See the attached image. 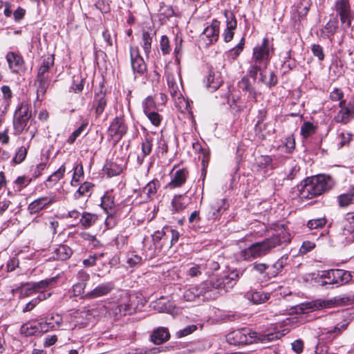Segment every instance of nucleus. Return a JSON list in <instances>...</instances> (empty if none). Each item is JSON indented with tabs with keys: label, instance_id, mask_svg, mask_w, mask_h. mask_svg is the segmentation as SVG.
Wrapping results in <instances>:
<instances>
[{
	"label": "nucleus",
	"instance_id": "72a5a7b5",
	"mask_svg": "<svg viewBox=\"0 0 354 354\" xmlns=\"http://www.w3.org/2000/svg\"><path fill=\"white\" fill-rule=\"evenodd\" d=\"M167 80L169 93L172 97L174 96H179L180 93H181L180 88H182V84H179L177 82V80L172 75H168Z\"/></svg>",
	"mask_w": 354,
	"mask_h": 354
},
{
	"label": "nucleus",
	"instance_id": "4d7b16f0",
	"mask_svg": "<svg viewBox=\"0 0 354 354\" xmlns=\"http://www.w3.org/2000/svg\"><path fill=\"white\" fill-rule=\"evenodd\" d=\"M197 288L201 295H205L209 292H213L212 295L214 297H216V294L213 290L210 280L203 282L199 286H198Z\"/></svg>",
	"mask_w": 354,
	"mask_h": 354
},
{
	"label": "nucleus",
	"instance_id": "7ed1b4c3",
	"mask_svg": "<svg viewBox=\"0 0 354 354\" xmlns=\"http://www.w3.org/2000/svg\"><path fill=\"white\" fill-rule=\"evenodd\" d=\"M278 337V333L259 334L248 328L232 331L227 337L229 343L234 345L248 344L259 342L266 343Z\"/></svg>",
	"mask_w": 354,
	"mask_h": 354
},
{
	"label": "nucleus",
	"instance_id": "c85d7f7f",
	"mask_svg": "<svg viewBox=\"0 0 354 354\" xmlns=\"http://www.w3.org/2000/svg\"><path fill=\"white\" fill-rule=\"evenodd\" d=\"M190 200L186 195H176L171 201L172 207L176 212H180L188 205Z\"/></svg>",
	"mask_w": 354,
	"mask_h": 354
},
{
	"label": "nucleus",
	"instance_id": "9d476101",
	"mask_svg": "<svg viewBox=\"0 0 354 354\" xmlns=\"http://www.w3.org/2000/svg\"><path fill=\"white\" fill-rule=\"evenodd\" d=\"M127 125L123 117H116L111 122L109 129V135L116 142L119 141L127 132Z\"/></svg>",
	"mask_w": 354,
	"mask_h": 354
},
{
	"label": "nucleus",
	"instance_id": "603ef678",
	"mask_svg": "<svg viewBox=\"0 0 354 354\" xmlns=\"http://www.w3.org/2000/svg\"><path fill=\"white\" fill-rule=\"evenodd\" d=\"M88 126V122L84 121L82 124L75 130L72 134L68 137L67 142L70 144H73L75 140L85 131L86 127Z\"/></svg>",
	"mask_w": 354,
	"mask_h": 354
},
{
	"label": "nucleus",
	"instance_id": "6ab92c4d",
	"mask_svg": "<svg viewBox=\"0 0 354 354\" xmlns=\"http://www.w3.org/2000/svg\"><path fill=\"white\" fill-rule=\"evenodd\" d=\"M107 104V99L106 94L102 91L95 94L92 108L95 110V113L97 117H99L104 111L105 107Z\"/></svg>",
	"mask_w": 354,
	"mask_h": 354
},
{
	"label": "nucleus",
	"instance_id": "2f4dec72",
	"mask_svg": "<svg viewBox=\"0 0 354 354\" xmlns=\"http://www.w3.org/2000/svg\"><path fill=\"white\" fill-rule=\"evenodd\" d=\"M3 97L0 106L3 107V112H6L10 105V101L12 97V93L8 86L4 85L1 88Z\"/></svg>",
	"mask_w": 354,
	"mask_h": 354
},
{
	"label": "nucleus",
	"instance_id": "a19ab883",
	"mask_svg": "<svg viewBox=\"0 0 354 354\" xmlns=\"http://www.w3.org/2000/svg\"><path fill=\"white\" fill-rule=\"evenodd\" d=\"M20 331L21 334L27 337L39 334L36 322H28L23 324Z\"/></svg>",
	"mask_w": 354,
	"mask_h": 354
},
{
	"label": "nucleus",
	"instance_id": "58836bf2",
	"mask_svg": "<svg viewBox=\"0 0 354 354\" xmlns=\"http://www.w3.org/2000/svg\"><path fill=\"white\" fill-rule=\"evenodd\" d=\"M15 291L19 294L20 298H25L37 292L34 286L30 283L21 285L20 287H18Z\"/></svg>",
	"mask_w": 354,
	"mask_h": 354
},
{
	"label": "nucleus",
	"instance_id": "f3484780",
	"mask_svg": "<svg viewBox=\"0 0 354 354\" xmlns=\"http://www.w3.org/2000/svg\"><path fill=\"white\" fill-rule=\"evenodd\" d=\"M159 187L160 183L158 180H153L148 183L140 194L142 202H148L153 200L156 196L157 190Z\"/></svg>",
	"mask_w": 354,
	"mask_h": 354
},
{
	"label": "nucleus",
	"instance_id": "ea45409f",
	"mask_svg": "<svg viewBox=\"0 0 354 354\" xmlns=\"http://www.w3.org/2000/svg\"><path fill=\"white\" fill-rule=\"evenodd\" d=\"M257 165L261 168H270L274 169L278 167L277 163L273 161L270 156H261L257 160Z\"/></svg>",
	"mask_w": 354,
	"mask_h": 354
},
{
	"label": "nucleus",
	"instance_id": "5701e85b",
	"mask_svg": "<svg viewBox=\"0 0 354 354\" xmlns=\"http://www.w3.org/2000/svg\"><path fill=\"white\" fill-rule=\"evenodd\" d=\"M6 59L12 72L18 73L22 68L24 60L21 55L10 52L6 55Z\"/></svg>",
	"mask_w": 354,
	"mask_h": 354
},
{
	"label": "nucleus",
	"instance_id": "13d9d810",
	"mask_svg": "<svg viewBox=\"0 0 354 354\" xmlns=\"http://www.w3.org/2000/svg\"><path fill=\"white\" fill-rule=\"evenodd\" d=\"M28 147L23 146L18 149L15 153V157L13 158V161L15 163H21L25 160L28 152Z\"/></svg>",
	"mask_w": 354,
	"mask_h": 354
},
{
	"label": "nucleus",
	"instance_id": "393cba45",
	"mask_svg": "<svg viewBox=\"0 0 354 354\" xmlns=\"http://www.w3.org/2000/svg\"><path fill=\"white\" fill-rule=\"evenodd\" d=\"M155 35L156 32L152 29L143 31L142 32L140 45L143 48L145 54L147 57H148L151 53V44Z\"/></svg>",
	"mask_w": 354,
	"mask_h": 354
},
{
	"label": "nucleus",
	"instance_id": "cd10ccee",
	"mask_svg": "<svg viewBox=\"0 0 354 354\" xmlns=\"http://www.w3.org/2000/svg\"><path fill=\"white\" fill-rule=\"evenodd\" d=\"M238 87L243 91L248 92L249 94V97L257 100V93L252 84L250 83L248 75L243 77L242 79L238 82Z\"/></svg>",
	"mask_w": 354,
	"mask_h": 354
},
{
	"label": "nucleus",
	"instance_id": "a878e982",
	"mask_svg": "<svg viewBox=\"0 0 354 354\" xmlns=\"http://www.w3.org/2000/svg\"><path fill=\"white\" fill-rule=\"evenodd\" d=\"M339 22L337 18L330 19L325 26L321 30L322 36L324 38H330L337 31Z\"/></svg>",
	"mask_w": 354,
	"mask_h": 354
},
{
	"label": "nucleus",
	"instance_id": "412c9836",
	"mask_svg": "<svg viewBox=\"0 0 354 354\" xmlns=\"http://www.w3.org/2000/svg\"><path fill=\"white\" fill-rule=\"evenodd\" d=\"M170 338V334L167 328L165 327H158L155 329L151 335V341L154 344H161L167 341H168Z\"/></svg>",
	"mask_w": 354,
	"mask_h": 354
},
{
	"label": "nucleus",
	"instance_id": "774afa93",
	"mask_svg": "<svg viewBox=\"0 0 354 354\" xmlns=\"http://www.w3.org/2000/svg\"><path fill=\"white\" fill-rule=\"evenodd\" d=\"M326 223V220L324 218H319L317 219H312L310 220L308 223L307 226L310 229H318L323 227Z\"/></svg>",
	"mask_w": 354,
	"mask_h": 354
},
{
	"label": "nucleus",
	"instance_id": "c03bdc74",
	"mask_svg": "<svg viewBox=\"0 0 354 354\" xmlns=\"http://www.w3.org/2000/svg\"><path fill=\"white\" fill-rule=\"evenodd\" d=\"M175 102L176 106L180 112H185L189 111V102L187 99H185L180 93L179 96L173 97Z\"/></svg>",
	"mask_w": 354,
	"mask_h": 354
},
{
	"label": "nucleus",
	"instance_id": "39448f33",
	"mask_svg": "<svg viewBox=\"0 0 354 354\" xmlns=\"http://www.w3.org/2000/svg\"><path fill=\"white\" fill-rule=\"evenodd\" d=\"M350 301L349 298L346 296H336L331 299L324 300H316L314 304L307 303L301 304L295 307V312L297 313H305L307 310H311L322 308H333L335 306H342L346 304Z\"/></svg>",
	"mask_w": 354,
	"mask_h": 354
},
{
	"label": "nucleus",
	"instance_id": "338daca9",
	"mask_svg": "<svg viewBox=\"0 0 354 354\" xmlns=\"http://www.w3.org/2000/svg\"><path fill=\"white\" fill-rule=\"evenodd\" d=\"M315 132L314 125L309 122H304L301 127V133L304 138H308Z\"/></svg>",
	"mask_w": 354,
	"mask_h": 354
},
{
	"label": "nucleus",
	"instance_id": "8fccbe9b",
	"mask_svg": "<svg viewBox=\"0 0 354 354\" xmlns=\"http://www.w3.org/2000/svg\"><path fill=\"white\" fill-rule=\"evenodd\" d=\"M73 175L71 180L72 186H77V183L80 180V178L84 176V169L82 164H77L73 167Z\"/></svg>",
	"mask_w": 354,
	"mask_h": 354
},
{
	"label": "nucleus",
	"instance_id": "f03ea898",
	"mask_svg": "<svg viewBox=\"0 0 354 354\" xmlns=\"http://www.w3.org/2000/svg\"><path fill=\"white\" fill-rule=\"evenodd\" d=\"M335 182L330 176L317 175L306 178L299 188L301 198L310 199L332 189Z\"/></svg>",
	"mask_w": 354,
	"mask_h": 354
},
{
	"label": "nucleus",
	"instance_id": "423d86ee",
	"mask_svg": "<svg viewBox=\"0 0 354 354\" xmlns=\"http://www.w3.org/2000/svg\"><path fill=\"white\" fill-rule=\"evenodd\" d=\"M30 109V105L26 102H21L17 108L13 118V127L17 134L26 129L31 117Z\"/></svg>",
	"mask_w": 354,
	"mask_h": 354
},
{
	"label": "nucleus",
	"instance_id": "dca6fc26",
	"mask_svg": "<svg viewBox=\"0 0 354 354\" xmlns=\"http://www.w3.org/2000/svg\"><path fill=\"white\" fill-rule=\"evenodd\" d=\"M224 15L226 19V29L223 32V37L225 41L229 42L234 37V30L236 28L237 22L232 11L225 10Z\"/></svg>",
	"mask_w": 354,
	"mask_h": 354
},
{
	"label": "nucleus",
	"instance_id": "0eeeda50",
	"mask_svg": "<svg viewBox=\"0 0 354 354\" xmlns=\"http://www.w3.org/2000/svg\"><path fill=\"white\" fill-rule=\"evenodd\" d=\"M334 10L339 17L342 28H350L354 19V11L351 8L349 0H335Z\"/></svg>",
	"mask_w": 354,
	"mask_h": 354
},
{
	"label": "nucleus",
	"instance_id": "09e8293b",
	"mask_svg": "<svg viewBox=\"0 0 354 354\" xmlns=\"http://www.w3.org/2000/svg\"><path fill=\"white\" fill-rule=\"evenodd\" d=\"M209 280L216 295L219 292V291L224 290V281L222 279V277L214 276L211 277Z\"/></svg>",
	"mask_w": 354,
	"mask_h": 354
},
{
	"label": "nucleus",
	"instance_id": "f257e3e1",
	"mask_svg": "<svg viewBox=\"0 0 354 354\" xmlns=\"http://www.w3.org/2000/svg\"><path fill=\"white\" fill-rule=\"evenodd\" d=\"M291 236L284 227L279 228L275 234L262 242L252 244L241 252V257L246 261H252L268 254L270 250L290 241Z\"/></svg>",
	"mask_w": 354,
	"mask_h": 354
},
{
	"label": "nucleus",
	"instance_id": "f704fd0d",
	"mask_svg": "<svg viewBox=\"0 0 354 354\" xmlns=\"http://www.w3.org/2000/svg\"><path fill=\"white\" fill-rule=\"evenodd\" d=\"M225 199L221 200L220 202L217 203L216 204L212 205L210 207V209L208 213V219L214 221L218 217L220 216L222 212L226 209V207H223L222 205H225Z\"/></svg>",
	"mask_w": 354,
	"mask_h": 354
},
{
	"label": "nucleus",
	"instance_id": "4c0bfd02",
	"mask_svg": "<svg viewBox=\"0 0 354 354\" xmlns=\"http://www.w3.org/2000/svg\"><path fill=\"white\" fill-rule=\"evenodd\" d=\"M65 171L66 167L64 164L48 178L46 183H49L50 186L55 185L60 179L64 177Z\"/></svg>",
	"mask_w": 354,
	"mask_h": 354
},
{
	"label": "nucleus",
	"instance_id": "49530a36",
	"mask_svg": "<svg viewBox=\"0 0 354 354\" xmlns=\"http://www.w3.org/2000/svg\"><path fill=\"white\" fill-rule=\"evenodd\" d=\"M270 293L261 291H255L250 294L249 298L254 304H262L266 302L270 298Z\"/></svg>",
	"mask_w": 354,
	"mask_h": 354
},
{
	"label": "nucleus",
	"instance_id": "ddd939ff",
	"mask_svg": "<svg viewBox=\"0 0 354 354\" xmlns=\"http://www.w3.org/2000/svg\"><path fill=\"white\" fill-rule=\"evenodd\" d=\"M219 21L214 20L210 25L207 26L204 29L201 35V38L205 45H211L218 40L219 35Z\"/></svg>",
	"mask_w": 354,
	"mask_h": 354
},
{
	"label": "nucleus",
	"instance_id": "0e129e2a",
	"mask_svg": "<svg viewBox=\"0 0 354 354\" xmlns=\"http://www.w3.org/2000/svg\"><path fill=\"white\" fill-rule=\"evenodd\" d=\"M151 124L156 127H158L162 120V116L156 111H153L145 113Z\"/></svg>",
	"mask_w": 354,
	"mask_h": 354
},
{
	"label": "nucleus",
	"instance_id": "680f3d73",
	"mask_svg": "<svg viewBox=\"0 0 354 354\" xmlns=\"http://www.w3.org/2000/svg\"><path fill=\"white\" fill-rule=\"evenodd\" d=\"M106 169L107 171L108 175L110 176L119 175L122 171V167L113 162L107 164L106 165Z\"/></svg>",
	"mask_w": 354,
	"mask_h": 354
},
{
	"label": "nucleus",
	"instance_id": "5fc2aeb1",
	"mask_svg": "<svg viewBox=\"0 0 354 354\" xmlns=\"http://www.w3.org/2000/svg\"><path fill=\"white\" fill-rule=\"evenodd\" d=\"M151 236L153 244L156 246L159 244L160 241L163 240V242L165 243L168 239V235L167 234L165 227L162 230L155 232Z\"/></svg>",
	"mask_w": 354,
	"mask_h": 354
},
{
	"label": "nucleus",
	"instance_id": "de8ad7c7",
	"mask_svg": "<svg viewBox=\"0 0 354 354\" xmlns=\"http://www.w3.org/2000/svg\"><path fill=\"white\" fill-rule=\"evenodd\" d=\"M109 313L113 315L115 317L118 318V316L124 315L127 313H131V310L129 309V306L127 305L123 306L114 304L110 310Z\"/></svg>",
	"mask_w": 354,
	"mask_h": 354
},
{
	"label": "nucleus",
	"instance_id": "6e6d98bb",
	"mask_svg": "<svg viewBox=\"0 0 354 354\" xmlns=\"http://www.w3.org/2000/svg\"><path fill=\"white\" fill-rule=\"evenodd\" d=\"M200 292L197 286L189 288L186 290L183 293V298L185 301H192L195 299L196 297L200 296Z\"/></svg>",
	"mask_w": 354,
	"mask_h": 354
},
{
	"label": "nucleus",
	"instance_id": "3c124183",
	"mask_svg": "<svg viewBox=\"0 0 354 354\" xmlns=\"http://www.w3.org/2000/svg\"><path fill=\"white\" fill-rule=\"evenodd\" d=\"M174 11L171 6L162 3L159 9L160 19L164 20L174 16Z\"/></svg>",
	"mask_w": 354,
	"mask_h": 354
},
{
	"label": "nucleus",
	"instance_id": "f8f14e48",
	"mask_svg": "<svg viewBox=\"0 0 354 354\" xmlns=\"http://www.w3.org/2000/svg\"><path fill=\"white\" fill-rule=\"evenodd\" d=\"M131 68L134 73L143 75L147 71V65L140 54L138 47L130 48Z\"/></svg>",
	"mask_w": 354,
	"mask_h": 354
},
{
	"label": "nucleus",
	"instance_id": "c756f323",
	"mask_svg": "<svg viewBox=\"0 0 354 354\" xmlns=\"http://www.w3.org/2000/svg\"><path fill=\"white\" fill-rule=\"evenodd\" d=\"M53 258L64 261L70 258L72 254L71 249L66 245H59L54 249Z\"/></svg>",
	"mask_w": 354,
	"mask_h": 354
},
{
	"label": "nucleus",
	"instance_id": "37998d69",
	"mask_svg": "<svg viewBox=\"0 0 354 354\" xmlns=\"http://www.w3.org/2000/svg\"><path fill=\"white\" fill-rule=\"evenodd\" d=\"M312 5L310 0H300L295 7L298 15L301 17L306 16Z\"/></svg>",
	"mask_w": 354,
	"mask_h": 354
},
{
	"label": "nucleus",
	"instance_id": "4be33fe9",
	"mask_svg": "<svg viewBox=\"0 0 354 354\" xmlns=\"http://www.w3.org/2000/svg\"><path fill=\"white\" fill-rule=\"evenodd\" d=\"M223 83V79L221 73L210 70L207 77V86L212 92L218 89Z\"/></svg>",
	"mask_w": 354,
	"mask_h": 354
},
{
	"label": "nucleus",
	"instance_id": "1a4fd4ad",
	"mask_svg": "<svg viewBox=\"0 0 354 354\" xmlns=\"http://www.w3.org/2000/svg\"><path fill=\"white\" fill-rule=\"evenodd\" d=\"M339 110L334 116V121L337 123L347 124L354 118V101L346 104L345 100L339 103Z\"/></svg>",
	"mask_w": 354,
	"mask_h": 354
},
{
	"label": "nucleus",
	"instance_id": "c9c22d12",
	"mask_svg": "<svg viewBox=\"0 0 354 354\" xmlns=\"http://www.w3.org/2000/svg\"><path fill=\"white\" fill-rule=\"evenodd\" d=\"M152 141L153 139L149 136H146L142 142V157L140 158V156L138 157V160L140 164H142L143 162V159L147 156L149 155L151 152L152 149Z\"/></svg>",
	"mask_w": 354,
	"mask_h": 354
},
{
	"label": "nucleus",
	"instance_id": "bf43d9fd",
	"mask_svg": "<svg viewBox=\"0 0 354 354\" xmlns=\"http://www.w3.org/2000/svg\"><path fill=\"white\" fill-rule=\"evenodd\" d=\"M38 333H44L49 330H52L55 329V326H53V322H48L47 320L37 322V323Z\"/></svg>",
	"mask_w": 354,
	"mask_h": 354
},
{
	"label": "nucleus",
	"instance_id": "7c9ffc66",
	"mask_svg": "<svg viewBox=\"0 0 354 354\" xmlns=\"http://www.w3.org/2000/svg\"><path fill=\"white\" fill-rule=\"evenodd\" d=\"M340 228L345 236L354 232V215L348 214L340 223Z\"/></svg>",
	"mask_w": 354,
	"mask_h": 354
},
{
	"label": "nucleus",
	"instance_id": "69168bd1",
	"mask_svg": "<svg viewBox=\"0 0 354 354\" xmlns=\"http://www.w3.org/2000/svg\"><path fill=\"white\" fill-rule=\"evenodd\" d=\"M156 109V103L151 96H148L143 102L144 113H147Z\"/></svg>",
	"mask_w": 354,
	"mask_h": 354
},
{
	"label": "nucleus",
	"instance_id": "4468645a",
	"mask_svg": "<svg viewBox=\"0 0 354 354\" xmlns=\"http://www.w3.org/2000/svg\"><path fill=\"white\" fill-rule=\"evenodd\" d=\"M57 201V198L55 196L41 197L30 203L28 205V209L31 214H36Z\"/></svg>",
	"mask_w": 354,
	"mask_h": 354
},
{
	"label": "nucleus",
	"instance_id": "a18cd8bd",
	"mask_svg": "<svg viewBox=\"0 0 354 354\" xmlns=\"http://www.w3.org/2000/svg\"><path fill=\"white\" fill-rule=\"evenodd\" d=\"M354 199V189L351 188L347 193L342 194L338 196V203L340 207H346Z\"/></svg>",
	"mask_w": 354,
	"mask_h": 354
},
{
	"label": "nucleus",
	"instance_id": "bb28decb",
	"mask_svg": "<svg viewBox=\"0 0 354 354\" xmlns=\"http://www.w3.org/2000/svg\"><path fill=\"white\" fill-rule=\"evenodd\" d=\"M288 257L283 256L279 259L274 264L270 266V270L267 272L268 278L270 279L276 277L281 272L287 263Z\"/></svg>",
	"mask_w": 354,
	"mask_h": 354
},
{
	"label": "nucleus",
	"instance_id": "b1692460",
	"mask_svg": "<svg viewBox=\"0 0 354 354\" xmlns=\"http://www.w3.org/2000/svg\"><path fill=\"white\" fill-rule=\"evenodd\" d=\"M188 171L185 169L176 170L171 176V180L169 184L171 188L181 187L187 180Z\"/></svg>",
	"mask_w": 354,
	"mask_h": 354
},
{
	"label": "nucleus",
	"instance_id": "864d4df0",
	"mask_svg": "<svg viewBox=\"0 0 354 354\" xmlns=\"http://www.w3.org/2000/svg\"><path fill=\"white\" fill-rule=\"evenodd\" d=\"M263 66L254 63L253 62H251V65L248 68V77H250L253 79L254 81H256L257 76L258 73H259L263 71V69H264Z\"/></svg>",
	"mask_w": 354,
	"mask_h": 354
},
{
	"label": "nucleus",
	"instance_id": "a211bd4d",
	"mask_svg": "<svg viewBox=\"0 0 354 354\" xmlns=\"http://www.w3.org/2000/svg\"><path fill=\"white\" fill-rule=\"evenodd\" d=\"M114 288L112 282L101 283L84 296V298H97L108 295Z\"/></svg>",
	"mask_w": 354,
	"mask_h": 354
},
{
	"label": "nucleus",
	"instance_id": "6e6552de",
	"mask_svg": "<svg viewBox=\"0 0 354 354\" xmlns=\"http://www.w3.org/2000/svg\"><path fill=\"white\" fill-rule=\"evenodd\" d=\"M272 48L269 44L267 38L263 39L262 44L254 47L251 62L263 66L266 68L270 58V52Z\"/></svg>",
	"mask_w": 354,
	"mask_h": 354
},
{
	"label": "nucleus",
	"instance_id": "9b49d317",
	"mask_svg": "<svg viewBox=\"0 0 354 354\" xmlns=\"http://www.w3.org/2000/svg\"><path fill=\"white\" fill-rule=\"evenodd\" d=\"M328 274L329 275V281H323L322 283V286L326 284H336L339 286L345 284L351 280V274L350 272L344 270H330V272Z\"/></svg>",
	"mask_w": 354,
	"mask_h": 354
},
{
	"label": "nucleus",
	"instance_id": "052dcab7",
	"mask_svg": "<svg viewBox=\"0 0 354 354\" xmlns=\"http://www.w3.org/2000/svg\"><path fill=\"white\" fill-rule=\"evenodd\" d=\"M299 171V167L294 162H290L288 165V167L286 170L287 174V178L288 180H292L295 178L297 173Z\"/></svg>",
	"mask_w": 354,
	"mask_h": 354
},
{
	"label": "nucleus",
	"instance_id": "aec40b11",
	"mask_svg": "<svg viewBox=\"0 0 354 354\" xmlns=\"http://www.w3.org/2000/svg\"><path fill=\"white\" fill-rule=\"evenodd\" d=\"M78 282L73 286V296L77 297L84 292L86 282L89 279V274L84 270H80L77 274Z\"/></svg>",
	"mask_w": 354,
	"mask_h": 354
},
{
	"label": "nucleus",
	"instance_id": "79ce46f5",
	"mask_svg": "<svg viewBox=\"0 0 354 354\" xmlns=\"http://www.w3.org/2000/svg\"><path fill=\"white\" fill-rule=\"evenodd\" d=\"M97 218V216L95 214L84 212L80 219V223H81L84 228H88L95 223Z\"/></svg>",
	"mask_w": 354,
	"mask_h": 354
},
{
	"label": "nucleus",
	"instance_id": "e2e57ef3",
	"mask_svg": "<svg viewBox=\"0 0 354 354\" xmlns=\"http://www.w3.org/2000/svg\"><path fill=\"white\" fill-rule=\"evenodd\" d=\"M238 277L237 274H232V276H224L222 277V279L224 281V291H227L232 288L235 284V280Z\"/></svg>",
	"mask_w": 354,
	"mask_h": 354
},
{
	"label": "nucleus",
	"instance_id": "e433bc0d",
	"mask_svg": "<svg viewBox=\"0 0 354 354\" xmlns=\"http://www.w3.org/2000/svg\"><path fill=\"white\" fill-rule=\"evenodd\" d=\"M101 206L107 213H109V211H112L113 209L115 207V201L112 193H105L102 198Z\"/></svg>",
	"mask_w": 354,
	"mask_h": 354
},
{
	"label": "nucleus",
	"instance_id": "2eb2a0df",
	"mask_svg": "<svg viewBox=\"0 0 354 354\" xmlns=\"http://www.w3.org/2000/svg\"><path fill=\"white\" fill-rule=\"evenodd\" d=\"M348 324L349 322L346 319H344L343 321L337 323L333 329L322 331L319 336L323 340L328 342L333 341L347 328Z\"/></svg>",
	"mask_w": 354,
	"mask_h": 354
},
{
	"label": "nucleus",
	"instance_id": "20e7f679",
	"mask_svg": "<svg viewBox=\"0 0 354 354\" xmlns=\"http://www.w3.org/2000/svg\"><path fill=\"white\" fill-rule=\"evenodd\" d=\"M53 55L44 57L37 72L35 85L37 86V101H42L50 83L49 71L54 65Z\"/></svg>",
	"mask_w": 354,
	"mask_h": 354
},
{
	"label": "nucleus",
	"instance_id": "473e14b6",
	"mask_svg": "<svg viewBox=\"0 0 354 354\" xmlns=\"http://www.w3.org/2000/svg\"><path fill=\"white\" fill-rule=\"evenodd\" d=\"M93 184L90 182H84L80 185L74 194V198L78 199L82 197H88L91 194Z\"/></svg>",
	"mask_w": 354,
	"mask_h": 354
}]
</instances>
